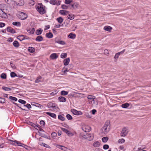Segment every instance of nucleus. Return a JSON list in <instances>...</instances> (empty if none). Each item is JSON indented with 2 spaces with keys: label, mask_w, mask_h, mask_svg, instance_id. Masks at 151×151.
Wrapping results in <instances>:
<instances>
[{
  "label": "nucleus",
  "mask_w": 151,
  "mask_h": 151,
  "mask_svg": "<svg viewBox=\"0 0 151 151\" xmlns=\"http://www.w3.org/2000/svg\"><path fill=\"white\" fill-rule=\"evenodd\" d=\"M110 130V122H106L101 131L103 134H105L107 133Z\"/></svg>",
  "instance_id": "f257e3e1"
},
{
  "label": "nucleus",
  "mask_w": 151,
  "mask_h": 151,
  "mask_svg": "<svg viewBox=\"0 0 151 151\" xmlns=\"http://www.w3.org/2000/svg\"><path fill=\"white\" fill-rule=\"evenodd\" d=\"M45 7L42 4H38L36 7L37 10L40 14H42L45 13Z\"/></svg>",
  "instance_id": "f03ea898"
},
{
  "label": "nucleus",
  "mask_w": 151,
  "mask_h": 151,
  "mask_svg": "<svg viewBox=\"0 0 151 151\" xmlns=\"http://www.w3.org/2000/svg\"><path fill=\"white\" fill-rule=\"evenodd\" d=\"M128 127H124L122 129L121 132V136L122 137H125L126 136L128 133Z\"/></svg>",
  "instance_id": "7ed1b4c3"
},
{
  "label": "nucleus",
  "mask_w": 151,
  "mask_h": 151,
  "mask_svg": "<svg viewBox=\"0 0 151 151\" xmlns=\"http://www.w3.org/2000/svg\"><path fill=\"white\" fill-rule=\"evenodd\" d=\"M82 130L86 132H89L91 130V127L88 125H84L81 127Z\"/></svg>",
  "instance_id": "20e7f679"
},
{
  "label": "nucleus",
  "mask_w": 151,
  "mask_h": 151,
  "mask_svg": "<svg viewBox=\"0 0 151 151\" xmlns=\"http://www.w3.org/2000/svg\"><path fill=\"white\" fill-rule=\"evenodd\" d=\"M61 129L62 131L66 133L68 136L71 137L73 136L74 134L73 133L70 132V131L66 129L61 128Z\"/></svg>",
  "instance_id": "39448f33"
},
{
  "label": "nucleus",
  "mask_w": 151,
  "mask_h": 151,
  "mask_svg": "<svg viewBox=\"0 0 151 151\" xmlns=\"http://www.w3.org/2000/svg\"><path fill=\"white\" fill-rule=\"evenodd\" d=\"M27 17V14L23 12H20L19 15V18L22 20H24Z\"/></svg>",
  "instance_id": "423d86ee"
},
{
  "label": "nucleus",
  "mask_w": 151,
  "mask_h": 151,
  "mask_svg": "<svg viewBox=\"0 0 151 151\" xmlns=\"http://www.w3.org/2000/svg\"><path fill=\"white\" fill-rule=\"evenodd\" d=\"M61 2L60 1L58 0H51L50 1V3L53 5H59Z\"/></svg>",
  "instance_id": "0eeeda50"
},
{
  "label": "nucleus",
  "mask_w": 151,
  "mask_h": 151,
  "mask_svg": "<svg viewBox=\"0 0 151 151\" xmlns=\"http://www.w3.org/2000/svg\"><path fill=\"white\" fill-rule=\"evenodd\" d=\"M10 143L11 144L14 145H18L19 146H21L22 147H23V146L22 145H23L22 143H21L20 142L16 140L15 141H12L10 140ZM23 145H24L23 144Z\"/></svg>",
  "instance_id": "6e6552de"
},
{
  "label": "nucleus",
  "mask_w": 151,
  "mask_h": 151,
  "mask_svg": "<svg viewBox=\"0 0 151 151\" xmlns=\"http://www.w3.org/2000/svg\"><path fill=\"white\" fill-rule=\"evenodd\" d=\"M71 112L73 114L76 115H81L82 114V113L81 111H78L74 109L71 110Z\"/></svg>",
  "instance_id": "1a4fd4ad"
},
{
  "label": "nucleus",
  "mask_w": 151,
  "mask_h": 151,
  "mask_svg": "<svg viewBox=\"0 0 151 151\" xmlns=\"http://www.w3.org/2000/svg\"><path fill=\"white\" fill-rule=\"evenodd\" d=\"M18 38L20 41H22L24 40H28L29 39V37L24 35L19 36L18 37Z\"/></svg>",
  "instance_id": "9d476101"
},
{
  "label": "nucleus",
  "mask_w": 151,
  "mask_h": 151,
  "mask_svg": "<svg viewBox=\"0 0 151 151\" xmlns=\"http://www.w3.org/2000/svg\"><path fill=\"white\" fill-rule=\"evenodd\" d=\"M86 136H86V139L89 141L92 140L93 139L94 136L92 134H87Z\"/></svg>",
  "instance_id": "9b49d317"
},
{
  "label": "nucleus",
  "mask_w": 151,
  "mask_h": 151,
  "mask_svg": "<svg viewBox=\"0 0 151 151\" xmlns=\"http://www.w3.org/2000/svg\"><path fill=\"white\" fill-rule=\"evenodd\" d=\"M6 30L8 32L12 33H14L15 32V30L10 27H7L6 28Z\"/></svg>",
  "instance_id": "f8f14e48"
},
{
  "label": "nucleus",
  "mask_w": 151,
  "mask_h": 151,
  "mask_svg": "<svg viewBox=\"0 0 151 151\" xmlns=\"http://www.w3.org/2000/svg\"><path fill=\"white\" fill-rule=\"evenodd\" d=\"M112 29V28L111 27L109 26H106L104 28V30L109 32H111Z\"/></svg>",
  "instance_id": "ddd939ff"
},
{
  "label": "nucleus",
  "mask_w": 151,
  "mask_h": 151,
  "mask_svg": "<svg viewBox=\"0 0 151 151\" xmlns=\"http://www.w3.org/2000/svg\"><path fill=\"white\" fill-rule=\"evenodd\" d=\"M55 42L59 44L63 45L65 44V42L62 40H59L58 39H55Z\"/></svg>",
  "instance_id": "4468645a"
},
{
  "label": "nucleus",
  "mask_w": 151,
  "mask_h": 151,
  "mask_svg": "<svg viewBox=\"0 0 151 151\" xmlns=\"http://www.w3.org/2000/svg\"><path fill=\"white\" fill-rule=\"evenodd\" d=\"M35 31V29L33 28H29L27 29V31L29 34H34Z\"/></svg>",
  "instance_id": "2eb2a0df"
},
{
  "label": "nucleus",
  "mask_w": 151,
  "mask_h": 151,
  "mask_svg": "<svg viewBox=\"0 0 151 151\" xmlns=\"http://www.w3.org/2000/svg\"><path fill=\"white\" fill-rule=\"evenodd\" d=\"M14 88L13 87H7L5 86H3L2 87V89L4 91H10L13 89Z\"/></svg>",
  "instance_id": "dca6fc26"
},
{
  "label": "nucleus",
  "mask_w": 151,
  "mask_h": 151,
  "mask_svg": "<svg viewBox=\"0 0 151 151\" xmlns=\"http://www.w3.org/2000/svg\"><path fill=\"white\" fill-rule=\"evenodd\" d=\"M68 37L70 39H74L76 37V35L71 32L69 34Z\"/></svg>",
  "instance_id": "f3484780"
},
{
  "label": "nucleus",
  "mask_w": 151,
  "mask_h": 151,
  "mask_svg": "<svg viewBox=\"0 0 151 151\" xmlns=\"http://www.w3.org/2000/svg\"><path fill=\"white\" fill-rule=\"evenodd\" d=\"M59 12L60 14L62 15H66L68 14L69 12L68 11L66 10H60V11Z\"/></svg>",
  "instance_id": "a211bd4d"
},
{
  "label": "nucleus",
  "mask_w": 151,
  "mask_h": 151,
  "mask_svg": "<svg viewBox=\"0 0 151 151\" xmlns=\"http://www.w3.org/2000/svg\"><path fill=\"white\" fill-rule=\"evenodd\" d=\"M0 17L3 18H6L7 17V15L4 11H3L0 13Z\"/></svg>",
  "instance_id": "6ab92c4d"
},
{
  "label": "nucleus",
  "mask_w": 151,
  "mask_h": 151,
  "mask_svg": "<svg viewBox=\"0 0 151 151\" xmlns=\"http://www.w3.org/2000/svg\"><path fill=\"white\" fill-rule=\"evenodd\" d=\"M70 61V59L69 58H67L63 60L64 65H68Z\"/></svg>",
  "instance_id": "aec40b11"
},
{
  "label": "nucleus",
  "mask_w": 151,
  "mask_h": 151,
  "mask_svg": "<svg viewBox=\"0 0 151 151\" xmlns=\"http://www.w3.org/2000/svg\"><path fill=\"white\" fill-rule=\"evenodd\" d=\"M100 145V142L98 141L95 142L93 144V146L95 147H99Z\"/></svg>",
  "instance_id": "412c9836"
},
{
  "label": "nucleus",
  "mask_w": 151,
  "mask_h": 151,
  "mask_svg": "<svg viewBox=\"0 0 151 151\" xmlns=\"http://www.w3.org/2000/svg\"><path fill=\"white\" fill-rule=\"evenodd\" d=\"M52 109L53 111H58L59 110V108L57 105H56L55 104H54L53 106V107L52 108Z\"/></svg>",
  "instance_id": "4be33fe9"
},
{
  "label": "nucleus",
  "mask_w": 151,
  "mask_h": 151,
  "mask_svg": "<svg viewBox=\"0 0 151 151\" xmlns=\"http://www.w3.org/2000/svg\"><path fill=\"white\" fill-rule=\"evenodd\" d=\"M50 58L52 59H56L58 57V56L55 53H53L52 54L50 55Z\"/></svg>",
  "instance_id": "5701e85b"
},
{
  "label": "nucleus",
  "mask_w": 151,
  "mask_h": 151,
  "mask_svg": "<svg viewBox=\"0 0 151 151\" xmlns=\"http://www.w3.org/2000/svg\"><path fill=\"white\" fill-rule=\"evenodd\" d=\"M39 144L40 145H41L42 146H44L45 147H47V148H50L49 146L48 145H47L43 142H40L39 143Z\"/></svg>",
  "instance_id": "b1692460"
},
{
  "label": "nucleus",
  "mask_w": 151,
  "mask_h": 151,
  "mask_svg": "<svg viewBox=\"0 0 151 151\" xmlns=\"http://www.w3.org/2000/svg\"><path fill=\"white\" fill-rule=\"evenodd\" d=\"M58 100L61 102H65L66 101V98L63 96L59 97H58Z\"/></svg>",
  "instance_id": "393cba45"
},
{
  "label": "nucleus",
  "mask_w": 151,
  "mask_h": 151,
  "mask_svg": "<svg viewBox=\"0 0 151 151\" xmlns=\"http://www.w3.org/2000/svg\"><path fill=\"white\" fill-rule=\"evenodd\" d=\"M46 113L48 115L54 118H56V115L55 114L49 112H47Z\"/></svg>",
  "instance_id": "a878e982"
},
{
  "label": "nucleus",
  "mask_w": 151,
  "mask_h": 151,
  "mask_svg": "<svg viewBox=\"0 0 151 151\" xmlns=\"http://www.w3.org/2000/svg\"><path fill=\"white\" fill-rule=\"evenodd\" d=\"M43 38L41 36H38L36 38L35 40L37 42H41L42 41Z\"/></svg>",
  "instance_id": "bb28decb"
},
{
  "label": "nucleus",
  "mask_w": 151,
  "mask_h": 151,
  "mask_svg": "<svg viewBox=\"0 0 151 151\" xmlns=\"http://www.w3.org/2000/svg\"><path fill=\"white\" fill-rule=\"evenodd\" d=\"M16 4L19 6H23L24 4V0H19L18 2H17Z\"/></svg>",
  "instance_id": "cd10ccee"
},
{
  "label": "nucleus",
  "mask_w": 151,
  "mask_h": 151,
  "mask_svg": "<svg viewBox=\"0 0 151 151\" xmlns=\"http://www.w3.org/2000/svg\"><path fill=\"white\" fill-rule=\"evenodd\" d=\"M46 37L49 38H51L53 37V35L51 32H49L46 34Z\"/></svg>",
  "instance_id": "c85d7f7f"
},
{
  "label": "nucleus",
  "mask_w": 151,
  "mask_h": 151,
  "mask_svg": "<svg viewBox=\"0 0 151 151\" xmlns=\"http://www.w3.org/2000/svg\"><path fill=\"white\" fill-rule=\"evenodd\" d=\"M12 24L14 26L20 27L21 25V23L19 22H14L12 23Z\"/></svg>",
  "instance_id": "c756f323"
},
{
  "label": "nucleus",
  "mask_w": 151,
  "mask_h": 151,
  "mask_svg": "<svg viewBox=\"0 0 151 151\" xmlns=\"http://www.w3.org/2000/svg\"><path fill=\"white\" fill-rule=\"evenodd\" d=\"M6 7V5L4 4H0V9L1 11H4Z\"/></svg>",
  "instance_id": "7c9ffc66"
},
{
  "label": "nucleus",
  "mask_w": 151,
  "mask_h": 151,
  "mask_svg": "<svg viewBox=\"0 0 151 151\" xmlns=\"http://www.w3.org/2000/svg\"><path fill=\"white\" fill-rule=\"evenodd\" d=\"M13 45L14 47H18L19 45V42L17 41H14L13 43Z\"/></svg>",
  "instance_id": "2f4dec72"
},
{
  "label": "nucleus",
  "mask_w": 151,
  "mask_h": 151,
  "mask_svg": "<svg viewBox=\"0 0 151 151\" xmlns=\"http://www.w3.org/2000/svg\"><path fill=\"white\" fill-rule=\"evenodd\" d=\"M56 20L58 22L61 24L63 22V19L62 17H60L57 18Z\"/></svg>",
  "instance_id": "473e14b6"
},
{
  "label": "nucleus",
  "mask_w": 151,
  "mask_h": 151,
  "mask_svg": "<svg viewBox=\"0 0 151 151\" xmlns=\"http://www.w3.org/2000/svg\"><path fill=\"white\" fill-rule=\"evenodd\" d=\"M68 19L71 20L73 19L74 18V15L72 14H69L68 16Z\"/></svg>",
  "instance_id": "72a5a7b5"
},
{
  "label": "nucleus",
  "mask_w": 151,
  "mask_h": 151,
  "mask_svg": "<svg viewBox=\"0 0 151 151\" xmlns=\"http://www.w3.org/2000/svg\"><path fill=\"white\" fill-rule=\"evenodd\" d=\"M42 32V30L40 29H37L36 32V34L37 35H39L41 34Z\"/></svg>",
  "instance_id": "f704fd0d"
},
{
  "label": "nucleus",
  "mask_w": 151,
  "mask_h": 151,
  "mask_svg": "<svg viewBox=\"0 0 151 151\" xmlns=\"http://www.w3.org/2000/svg\"><path fill=\"white\" fill-rule=\"evenodd\" d=\"M129 104L128 103H125L122 105V107L124 108H127L129 106Z\"/></svg>",
  "instance_id": "c9c22d12"
},
{
  "label": "nucleus",
  "mask_w": 151,
  "mask_h": 151,
  "mask_svg": "<svg viewBox=\"0 0 151 151\" xmlns=\"http://www.w3.org/2000/svg\"><path fill=\"white\" fill-rule=\"evenodd\" d=\"M28 50L30 52L33 53L35 51V48L32 47H29L28 48Z\"/></svg>",
  "instance_id": "e433bc0d"
},
{
  "label": "nucleus",
  "mask_w": 151,
  "mask_h": 151,
  "mask_svg": "<svg viewBox=\"0 0 151 151\" xmlns=\"http://www.w3.org/2000/svg\"><path fill=\"white\" fill-rule=\"evenodd\" d=\"M58 118L59 119L61 120L62 121H64L65 120V118L63 116L61 115H59L58 116Z\"/></svg>",
  "instance_id": "4c0bfd02"
},
{
  "label": "nucleus",
  "mask_w": 151,
  "mask_h": 151,
  "mask_svg": "<svg viewBox=\"0 0 151 151\" xmlns=\"http://www.w3.org/2000/svg\"><path fill=\"white\" fill-rule=\"evenodd\" d=\"M78 4L77 3H75L71 5V6L74 9H76L78 7Z\"/></svg>",
  "instance_id": "58836bf2"
},
{
  "label": "nucleus",
  "mask_w": 151,
  "mask_h": 151,
  "mask_svg": "<svg viewBox=\"0 0 151 151\" xmlns=\"http://www.w3.org/2000/svg\"><path fill=\"white\" fill-rule=\"evenodd\" d=\"M41 76H39L36 79V80L35 81V82L36 83H38L39 82H41Z\"/></svg>",
  "instance_id": "ea45409f"
},
{
  "label": "nucleus",
  "mask_w": 151,
  "mask_h": 151,
  "mask_svg": "<svg viewBox=\"0 0 151 151\" xmlns=\"http://www.w3.org/2000/svg\"><path fill=\"white\" fill-rule=\"evenodd\" d=\"M80 136L81 137H82V139H86V134H84L83 133H81L80 134Z\"/></svg>",
  "instance_id": "a19ab883"
},
{
  "label": "nucleus",
  "mask_w": 151,
  "mask_h": 151,
  "mask_svg": "<svg viewBox=\"0 0 151 151\" xmlns=\"http://www.w3.org/2000/svg\"><path fill=\"white\" fill-rule=\"evenodd\" d=\"M9 99L14 101H17V99L16 97L11 96H9Z\"/></svg>",
  "instance_id": "79ce46f5"
},
{
  "label": "nucleus",
  "mask_w": 151,
  "mask_h": 151,
  "mask_svg": "<svg viewBox=\"0 0 151 151\" xmlns=\"http://www.w3.org/2000/svg\"><path fill=\"white\" fill-rule=\"evenodd\" d=\"M108 138L107 137H104L102 138V140L104 142H106L108 140Z\"/></svg>",
  "instance_id": "37998d69"
},
{
  "label": "nucleus",
  "mask_w": 151,
  "mask_h": 151,
  "mask_svg": "<svg viewBox=\"0 0 151 151\" xmlns=\"http://www.w3.org/2000/svg\"><path fill=\"white\" fill-rule=\"evenodd\" d=\"M68 94V92L65 91H61V94L62 95H66Z\"/></svg>",
  "instance_id": "c03bdc74"
},
{
  "label": "nucleus",
  "mask_w": 151,
  "mask_h": 151,
  "mask_svg": "<svg viewBox=\"0 0 151 151\" xmlns=\"http://www.w3.org/2000/svg\"><path fill=\"white\" fill-rule=\"evenodd\" d=\"M1 77L3 79H6V74L5 73H3L1 74Z\"/></svg>",
  "instance_id": "a18cd8bd"
},
{
  "label": "nucleus",
  "mask_w": 151,
  "mask_h": 151,
  "mask_svg": "<svg viewBox=\"0 0 151 151\" xmlns=\"http://www.w3.org/2000/svg\"><path fill=\"white\" fill-rule=\"evenodd\" d=\"M67 54L66 53H65L61 54L60 57L62 58H65L67 57Z\"/></svg>",
  "instance_id": "49530a36"
},
{
  "label": "nucleus",
  "mask_w": 151,
  "mask_h": 151,
  "mask_svg": "<svg viewBox=\"0 0 151 151\" xmlns=\"http://www.w3.org/2000/svg\"><path fill=\"white\" fill-rule=\"evenodd\" d=\"M67 118L69 120H70L72 119L73 118L71 115L69 114H68L66 115Z\"/></svg>",
  "instance_id": "de8ad7c7"
},
{
  "label": "nucleus",
  "mask_w": 151,
  "mask_h": 151,
  "mask_svg": "<svg viewBox=\"0 0 151 151\" xmlns=\"http://www.w3.org/2000/svg\"><path fill=\"white\" fill-rule=\"evenodd\" d=\"M125 140L124 139H119L118 141V142L119 143L122 144L125 142Z\"/></svg>",
  "instance_id": "09e8293b"
},
{
  "label": "nucleus",
  "mask_w": 151,
  "mask_h": 151,
  "mask_svg": "<svg viewBox=\"0 0 151 151\" xmlns=\"http://www.w3.org/2000/svg\"><path fill=\"white\" fill-rule=\"evenodd\" d=\"M73 1V0H65V4H68L72 2Z\"/></svg>",
  "instance_id": "8fccbe9b"
},
{
  "label": "nucleus",
  "mask_w": 151,
  "mask_h": 151,
  "mask_svg": "<svg viewBox=\"0 0 151 151\" xmlns=\"http://www.w3.org/2000/svg\"><path fill=\"white\" fill-rule=\"evenodd\" d=\"M18 102L22 104H25L26 103L25 101L22 99H19L18 100Z\"/></svg>",
  "instance_id": "3c124183"
},
{
  "label": "nucleus",
  "mask_w": 151,
  "mask_h": 151,
  "mask_svg": "<svg viewBox=\"0 0 151 151\" xmlns=\"http://www.w3.org/2000/svg\"><path fill=\"white\" fill-rule=\"evenodd\" d=\"M10 76L12 77L13 78L17 76V75L15 73L12 72L10 73Z\"/></svg>",
  "instance_id": "603ef678"
},
{
  "label": "nucleus",
  "mask_w": 151,
  "mask_h": 151,
  "mask_svg": "<svg viewBox=\"0 0 151 151\" xmlns=\"http://www.w3.org/2000/svg\"><path fill=\"white\" fill-rule=\"evenodd\" d=\"M53 104L52 103H49L48 104V107L49 108H53V106L54 104Z\"/></svg>",
  "instance_id": "864d4df0"
},
{
  "label": "nucleus",
  "mask_w": 151,
  "mask_h": 151,
  "mask_svg": "<svg viewBox=\"0 0 151 151\" xmlns=\"http://www.w3.org/2000/svg\"><path fill=\"white\" fill-rule=\"evenodd\" d=\"M119 55L117 53H116L114 57V59L115 60H116L118 58Z\"/></svg>",
  "instance_id": "5fc2aeb1"
},
{
  "label": "nucleus",
  "mask_w": 151,
  "mask_h": 151,
  "mask_svg": "<svg viewBox=\"0 0 151 151\" xmlns=\"http://www.w3.org/2000/svg\"><path fill=\"white\" fill-rule=\"evenodd\" d=\"M57 146L58 147V148L61 149V150H63L64 149V148H65V147H64L63 146H61V145H57Z\"/></svg>",
  "instance_id": "6e6d98bb"
},
{
  "label": "nucleus",
  "mask_w": 151,
  "mask_h": 151,
  "mask_svg": "<svg viewBox=\"0 0 151 151\" xmlns=\"http://www.w3.org/2000/svg\"><path fill=\"white\" fill-rule=\"evenodd\" d=\"M86 116L88 118H91V114L90 113H86L85 114Z\"/></svg>",
  "instance_id": "4d7b16f0"
},
{
  "label": "nucleus",
  "mask_w": 151,
  "mask_h": 151,
  "mask_svg": "<svg viewBox=\"0 0 151 151\" xmlns=\"http://www.w3.org/2000/svg\"><path fill=\"white\" fill-rule=\"evenodd\" d=\"M5 102V100L4 98H0V103H4Z\"/></svg>",
  "instance_id": "13d9d810"
},
{
  "label": "nucleus",
  "mask_w": 151,
  "mask_h": 151,
  "mask_svg": "<svg viewBox=\"0 0 151 151\" xmlns=\"http://www.w3.org/2000/svg\"><path fill=\"white\" fill-rule=\"evenodd\" d=\"M109 146L107 145H105L103 146V149L105 150H107L109 148Z\"/></svg>",
  "instance_id": "bf43d9fd"
},
{
  "label": "nucleus",
  "mask_w": 151,
  "mask_h": 151,
  "mask_svg": "<svg viewBox=\"0 0 151 151\" xmlns=\"http://www.w3.org/2000/svg\"><path fill=\"white\" fill-rule=\"evenodd\" d=\"M57 134L56 133L54 132H52L51 134V137H55L57 136Z\"/></svg>",
  "instance_id": "052dcab7"
},
{
  "label": "nucleus",
  "mask_w": 151,
  "mask_h": 151,
  "mask_svg": "<svg viewBox=\"0 0 151 151\" xmlns=\"http://www.w3.org/2000/svg\"><path fill=\"white\" fill-rule=\"evenodd\" d=\"M11 67L13 69H15L16 67L15 65L12 62L10 63Z\"/></svg>",
  "instance_id": "680f3d73"
},
{
  "label": "nucleus",
  "mask_w": 151,
  "mask_h": 151,
  "mask_svg": "<svg viewBox=\"0 0 151 151\" xmlns=\"http://www.w3.org/2000/svg\"><path fill=\"white\" fill-rule=\"evenodd\" d=\"M142 150L140 147L137 148L136 150V148L135 147L134 148L132 151H139Z\"/></svg>",
  "instance_id": "e2e57ef3"
},
{
  "label": "nucleus",
  "mask_w": 151,
  "mask_h": 151,
  "mask_svg": "<svg viewBox=\"0 0 151 151\" xmlns=\"http://www.w3.org/2000/svg\"><path fill=\"white\" fill-rule=\"evenodd\" d=\"M29 3L31 6L35 4V1L32 0H30L29 1Z\"/></svg>",
  "instance_id": "0e129e2a"
},
{
  "label": "nucleus",
  "mask_w": 151,
  "mask_h": 151,
  "mask_svg": "<svg viewBox=\"0 0 151 151\" xmlns=\"http://www.w3.org/2000/svg\"><path fill=\"white\" fill-rule=\"evenodd\" d=\"M88 99H93L94 98L93 96L91 95H88L87 97Z\"/></svg>",
  "instance_id": "69168bd1"
},
{
  "label": "nucleus",
  "mask_w": 151,
  "mask_h": 151,
  "mask_svg": "<svg viewBox=\"0 0 151 151\" xmlns=\"http://www.w3.org/2000/svg\"><path fill=\"white\" fill-rule=\"evenodd\" d=\"M62 8L63 9H67L68 6L65 5H63L62 6Z\"/></svg>",
  "instance_id": "338daca9"
},
{
  "label": "nucleus",
  "mask_w": 151,
  "mask_h": 151,
  "mask_svg": "<svg viewBox=\"0 0 151 151\" xmlns=\"http://www.w3.org/2000/svg\"><path fill=\"white\" fill-rule=\"evenodd\" d=\"M5 25L4 23L3 22H0V27L2 28L4 27Z\"/></svg>",
  "instance_id": "774afa93"
}]
</instances>
